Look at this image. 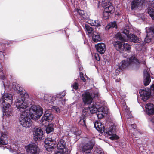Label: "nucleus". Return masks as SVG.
Returning <instances> with one entry per match:
<instances>
[{
    "instance_id": "obj_1",
    "label": "nucleus",
    "mask_w": 154,
    "mask_h": 154,
    "mask_svg": "<svg viewBox=\"0 0 154 154\" xmlns=\"http://www.w3.org/2000/svg\"><path fill=\"white\" fill-rule=\"evenodd\" d=\"M12 88L18 92L15 105L17 109L22 112L19 120L20 123L23 127H30L32 125V122L27 112H26V109L30 104L28 98L25 97L26 91L19 84L16 83H12Z\"/></svg>"
},
{
    "instance_id": "obj_2",
    "label": "nucleus",
    "mask_w": 154,
    "mask_h": 154,
    "mask_svg": "<svg viewBox=\"0 0 154 154\" xmlns=\"http://www.w3.org/2000/svg\"><path fill=\"white\" fill-rule=\"evenodd\" d=\"M5 81L3 82V86L2 87L1 91V94L2 95L0 100V103L2 108L9 107L11 105L13 101L12 95L8 93L11 88L10 82L6 83L5 77L2 76L1 78Z\"/></svg>"
},
{
    "instance_id": "obj_3",
    "label": "nucleus",
    "mask_w": 154,
    "mask_h": 154,
    "mask_svg": "<svg viewBox=\"0 0 154 154\" xmlns=\"http://www.w3.org/2000/svg\"><path fill=\"white\" fill-rule=\"evenodd\" d=\"M140 65V63L135 56H132L129 58L124 60L121 61L119 64L118 68L116 70L117 73L118 71H120L125 68L128 66H131L135 69L138 68Z\"/></svg>"
},
{
    "instance_id": "obj_4",
    "label": "nucleus",
    "mask_w": 154,
    "mask_h": 154,
    "mask_svg": "<svg viewBox=\"0 0 154 154\" xmlns=\"http://www.w3.org/2000/svg\"><path fill=\"white\" fill-rule=\"evenodd\" d=\"M129 29H125L122 30L121 33H118L116 35L117 39L122 41H127L128 40L134 43L138 42L139 40L137 36L133 34H129Z\"/></svg>"
},
{
    "instance_id": "obj_5",
    "label": "nucleus",
    "mask_w": 154,
    "mask_h": 154,
    "mask_svg": "<svg viewBox=\"0 0 154 154\" xmlns=\"http://www.w3.org/2000/svg\"><path fill=\"white\" fill-rule=\"evenodd\" d=\"M43 111V109L39 106L33 105L29 109V113L32 119L36 120L42 115Z\"/></svg>"
},
{
    "instance_id": "obj_6",
    "label": "nucleus",
    "mask_w": 154,
    "mask_h": 154,
    "mask_svg": "<svg viewBox=\"0 0 154 154\" xmlns=\"http://www.w3.org/2000/svg\"><path fill=\"white\" fill-rule=\"evenodd\" d=\"M9 108H3V118L2 122L4 129H5V127H7L8 126L11 117L13 115L12 110L11 108L9 109Z\"/></svg>"
},
{
    "instance_id": "obj_7",
    "label": "nucleus",
    "mask_w": 154,
    "mask_h": 154,
    "mask_svg": "<svg viewBox=\"0 0 154 154\" xmlns=\"http://www.w3.org/2000/svg\"><path fill=\"white\" fill-rule=\"evenodd\" d=\"M94 126L95 128L99 131L101 133L105 132L108 135H111L115 131V127L114 126L111 125L109 126V128L106 127L105 128L103 125L98 121L95 122Z\"/></svg>"
},
{
    "instance_id": "obj_8",
    "label": "nucleus",
    "mask_w": 154,
    "mask_h": 154,
    "mask_svg": "<svg viewBox=\"0 0 154 154\" xmlns=\"http://www.w3.org/2000/svg\"><path fill=\"white\" fill-rule=\"evenodd\" d=\"M113 44L116 49L120 53L126 51L129 53L131 51V46L128 43L123 44L119 41H115Z\"/></svg>"
},
{
    "instance_id": "obj_9",
    "label": "nucleus",
    "mask_w": 154,
    "mask_h": 154,
    "mask_svg": "<svg viewBox=\"0 0 154 154\" xmlns=\"http://www.w3.org/2000/svg\"><path fill=\"white\" fill-rule=\"evenodd\" d=\"M95 102H93L92 104L90 105L88 107L84 108L82 111V116L86 117L90 115V113H96L97 111L98 106H95ZM98 105H96L97 106Z\"/></svg>"
},
{
    "instance_id": "obj_10",
    "label": "nucleus",
    "mask_w": 154,
    "mask_h": 154,
    "mask_svg": "<svg viewBox=\"0 0 154 154\" xmlns=\"http://www.w3.org/2000/svg\"><path fill=\"white\" fill-rule=\"evenodd\" d=\"M26 154H40V149L35 144H30L26 146Z\"/></svg>"
},
{
    "instance_id": "obj_11",
    "label": "nucleus",
    "mask_w": 154,
    "mask_h": 154,
    "mask_svg": "<svg viewBox=\"0 0 154 154\" xmlns=\"http://www.w3.org/2000/svg\"><path fill=\"white\" fill-rule=\"evenodd\" d=\"M95 106L98 105V107L97 108V115L98 118L101 119L104 117V115L108 113V109L106 106H102L101 107L100 103H99L95 102Z\"/></svg>"
},
{
    "instance_id": "obj_12",
    "label": "nucleus",
    "mask_w": 154,
    "mask_h": 154,
    "mask_svg": "<svg viewBox=\"0 0 154 154\" xmlns=\"http://www.w3.org/2000/svg\"><path fill=\"white\" fill-rule=\"evenodd\" d=\"M47 112H45L44 116L41 119V123L42 125L46 126L48 125V122H51L53 118V114L51 113H47Z\"/></svg>"
},
{
    "instance_id": "obj_13",
    "label": "nucleus",
    "mask_w": 154,
    "mask_h": 154,
    "mask_svg": "<svg viewBox=\"0 0 154 154\" xmlns=\"http://www.w3.org/2000/svg\"><path fill=\"white\" fill-rule=\"evenodd\" d=\"M33 135L35 141L41 140L42 137L43 132L41 128L35 127L33 130Z\"/></svg>"
},
{
    "instance_id": "obj_14",
    "label": "nucleus",
    "mask_w": 154,
    "mask_h": 154,
    "mask_svg": "<svg viewBox=\"0 0 154 154\" xmlns=\"http://www.w3.org/2000/svg\"><path fill=\"white\" fill-rule=\"evenodd\" d=\"M55 143V141L51 138H46L45 140L44 143L45 147L47 150L50 152L51 149H53Z\"/></svg>"
},
{
    "instance_id": "obj_15",
    "label": "nucleus",
    "mask_w": 154,
    "mask_h": 154,
    "mask_svg": "<svg viewBox=\"0 0 154 154\" xmlns=\"http://www.w3.org/2000/svg\"><path fill=\"white\" fill-rule=\"evenodd\" d=\"M94 145V143L91 140L85 143L82 147V151L87 154H91V151Z\"/></svg>"
},
{
    "instance_id": "obj_16",
    "label": "nucleus",
    "mask_w": 154,
    "mask_h": 154,
    "mask_svg": "<svg viewBox=\"0 0 154 154\" xmlns=\"http://www.w3.org/2000/svg\"><path fill=\"white\" fill-rule=\"evenodd\" d=\"M146 36L144 39V42L146 43L150 42L153 37L152 33L154 34V27H146L145 29Z\"/></svg>"
},
{
    "instance_id": "obj_17",
    "label": "nucleus",
    "mask_w": 154,
    "mask_h": 154,
    "mask_svg": "<svg viewBox=\"0 0 154 154\" xmlns=\"http://www.w3.org/2000/svg\"><path fill=\"white\" fill-rule=\"evenodd\" d=\"M83 101L85 104H90L92 101L93 98L91 94L89 92H86L82 95Z\"/></svg>"
},
{
    "instance_id": "obj_18",
    "label": "nucleus",
    "mask_w": 154,
    "mask_h": 154,
    "mask_svg": "<svg viewBox=\"0 0 154 154\" xmlns=\"http://www.w3.org/2000/svg\"><path fill=\"white\" fill-rule=\"evenodd\" d=\"M139 93L141 97V99L144 101H146L149 97L151 93L149 91H147L144 90H140Z\"/></svg>"
},
{
    "instance_id": "obj_19",
    "label": "nucleus",
    "mask_w": 154,
    "mask_h": 154,
    "mask_svg": "<svg viewBox=\"0 0 154 154\" xmlns=\"http://www.w3.org/2000/svg\"><path fill=\"white\" fill-rule=\"evenodd\" d=\"M1 136L0 137V144L5 145L8 143V139L7 132H1Z\"/></svg>"
},
{
    "instance_id": "obj_20",
    "label": "nucleus",
    "mask_w": 154,
    "mask_h": 154,
    "mask_svg": "<svg viewBox=\"0 0 154 154\" xmlns=\"http://www.w3.org/2000/svg\"><path fill=\"white\" fill-rule=\"evenodd\" d=\"M145 112L148 115H152L154 113V105L151 103L147 104L145 106Z\"/></svg>"
},
{
    "instance_id": "obj_21",
    "label": "nucleus",
    "mask_w": 154,
    "mask_h": 154,
    "mask_svg": "<svg viewBox=\"0 0 154 154\" xmlns=\"http://www.w3.org/2000/svg\"><path fill=\"white\" fill-rule=\"evenodd\" d=\"M66 146L65 141L60 139L58 142L57 145V148L58 149L61 150L63 152H66Z\"/></svg>"
},
{
    "instance_id": "obj_22",
    "label": "nucleus",
    "mask_w": 154,
    "mask_h": 154,
    "mask_svg": "<svg viewBox=\"0 0 154 154\" xmlns=\"http://www.w3.org/2000/svg\"><path fill=\"white\" fill-rule=\"evenodd\" d=\"M95 47L97 51L100 54H103L105 51V45L103 43H99L95 45Z\"/></svg>"
},
{
    "instance_id": "obj_23",
    "label": "nucleus",
    "mask_w": 154,
    "mask_h": 154,
    "mask_svg": "<svg viewBox=\"0 0 154 154\" xmlns=\"http://www.w3.org/2000/svg\"><path fill=\"white\" fill-rule=\"evenodd\" d=\"M9 149L10 151L12 153L15 154H23L21 152H23L24 150L23 148H18V146H15V147H12Z\"/></svg>"
},
{
    "instance_id": "obj_24",
    "label": "nucleus",
    "mask_w": 154,
    "mask_h": 154,
    "mask_svg": "<svg viewBox=\"0 0 154 154\" xmlns=\"http://www.w3.org/2000/svg\"><path fill=\"white\" fill-rule=\"evenodd\" d=\"M140 0H133L131 4V9L132 10H136L140 5Z\"/></svg>"
},
{
    "instance_id": "obj_25",
    "label": "nucleus",
    "mask_w": 154,
    "mask_h": 154,
    "mask_svg": "<svg viewBox=\"0 0 154 154\" xmlns=\"http://www.w3.org/2000/svg\"><path fill=\"white\" fill-rule=\"evenodd\" d=\"M92 39L94 42L100 41L101 40L100 34L97 32H94L92 34Z\"/></svg>"
},
{
    "instance_id": "obj_26",
    "label": "nucleus",
    "mask_w": 154,
    "mask_h": 154,
    "mask_svg": "<svg viewBox=\"0 0 154 154\" xmlns=\"http://www.w3.org/2000/svg\"><path fill=\"white\" fill-rule=\"evenodd\" d=\"M88 23L91 26H101V23L98 20H89L88 21Z\"/></svg>"
},
{
    "instance_id": "obj_27",
    "label": "nucleus",
    "mask_w": 154,
    "mask_h": 154,
    "mask_svg": "<svg viewBox=\"0 0 154 154\" xmlns=\"http://www.w3.org/2000/svg\"><path fill=\"white\" fill-rule=\"evenodd\" d=\"M114 28H117L116 23L115 21L112 22L108 24L105 29L106 30H108Z\"/></svg>"
},
{
    "instance_id": "obj_28",
    "label": "nucleus",
    "mask_w": 154,
    "mask_h": 154,
    "mask_svg": "<svg viewBox=\"0 0 154 154\" xmlns=\"http://www.w3.org/2000/svg\"><path fill=\"white\" fill-rule=\"evenodd\" d=\"M77 11L79 15L81 16L84 19H88L89 18L88 16L86 14L83 10L79 9H78Z\"/></svg>"
},
{
    "instance_id": "obj_29",
    "label": "nucleus",
    "mask_w": 154,
    "mask_h": 154,
    "mask_svg": "<svg viewBox=\"0 0 154 154\" xmlns=\"http://www.w3.org/2000/svg\"><path fill=\"white\" fill-rule=\"evenodd\" d=\"M104 10L111 14L113 13L115 11L114 8L112 5H109L107 6L104 8Z\"/></svg>"
},
{
    "instance_id": "obj_30",
    "label": "nucleus",
    "mask_w": 154,
    "mask_h": 154,
    "mask_svg": "<svg viewBox=\"0 0 154 154\" xmlns=\"http://www.w3.org/2000/svg\"><path fill=\"white\" fill-rule=\"evenodd\" d=\"M57 100L56 99H54V98H51V97L50 96L45 97L44 100L47 103H52L55 100Z\"/></svg>"
},
{
    "instance_id": "obj_31",
    "label": "nucleus",
    "mask_w": 154,
    "mask_h": 154,
    "mask_svg": "<svg viewBox=\"0 0 154 154\" xmlns=\"http://www.w3.org/2000/svg\"><path fill=\"white\" fill-rule=\"evenodd\" d=\"M85 27L86 31H87L89 35L92 34V33H93V32H94L93 31L94 29L92 27L88 25L87 24H85Z\"/></svg>"
},
{
    "instance_id": "obj_32",
    "label": "nucleus",
    "mask_w": 154,
    "mask_h": 154,
    "mask_svg": "<svg viewBox=\"0 0 154 154\" xmlns=\"http://www.w3.org/2000/svg\"><path fill=\"white\" fill-rule=\"evenodd\" d=\"M5 49V46L4 45L0 44V58H3L4 56V52Z\"/></svg>"
},
{
    "instance_id": "obj_33",
    "label": "nucleus",
    "mask_w": 154,
    "mask_h": 154,
    "mask_svg": "<svg viewBox=\"0 0 154 154\" xmlns=\"http://www.w3.org/2000/svg\"><path fill=\"white\" fill-rule=\"evenodd\" d=\"M148 12L152 20H154V9L149 7L148 10Z\"/></svg>"
},
{
    "instance_id": "obj_34",
    "label": "nucleus",
    "mask_w": 154,
    "mask_h": 154,
    "mask_svg": "<svg viewBox=\"0 0 154 154\" xmlns=\"http://www.w3.org/2000/svg\"><path fill=\"white\" fill-rule=\"evenodd\" d=\"M93 154H104V153L101 148L96 147Z\"/></svg>"
},
{
    "instance_id": "obj_35",
    "label": "nucleus",
    "mask_w": 154,
    "mask_h": 154,
    "mask_svg": "<svg viewBox=\"0 0 154 154\" xmlns=\"http://www.w3.org/2000/svg\"><path fill=\"white\" fill-rule=\"evenodd\" d=\"M54 130L53 127V125L50 124L48 125L46 129V131L47 133H49L52 131Z\"/></svg>"
},
{
    "instance_id": "obj_36",
    "label": "nucleus",
    "mask_w": 154,
    "mask_h": 154,
    "mask_svg": "<svg viewBox=\"0 0 154 154\" xmlns=\"http://www.w3.org/2000/svg\"><path fill=\"white\" fill-rule=\"evenodd\" d=\"M85 120L86 119L85 117L81 118L79 122V124L86 128V126L85 124Z\"/></svg>"
},
{
    "instance_id": "obj_37",
    "label": "nucleus",
    "mask_w": 154,
    "mask_h": 154,
    "mask_svg": "<svg viewBox=\"0 0 154 154\" xmlns=\"http://www.w3.org/2000/svg\"><path fill=\"white\" fill-rule=\"evenodd\" d=\"M111 14L104 10L103 13V17L104 19H107L109 18V16Z\"/></svg>"
},
{
    "instance_id": "obj_38",
    "label": "nucleus",
    "mask_w": 154,
    "mask_h": 154,
    "mask_svg": "<svg viewBox=\"0 0 154 154\" xmlns=\"http://www.w3.org/2000/svg\"><path fill=\"white\" fill-rule=\"evenodd\" d=\"M144 83L145 86L148 85L150 83L151 79L150 77L144 78Z\"/></svg>"
},
{
    "instance_id": "obj_39",
    "label": "nucleus",
    "mask_w": 154,
    "mask_h": 154,
    "mask_svg": "<svg viewBox=\"0 0 154 154\" xmlns=\"http://www.w3.org/2000/svg\"><path fill=\"white\" fill-rule=\"evenodd\" d=\"M110 2V0H103L102 3V5L104 7L107 6Z\"/></svg>"
},
{
    "instance_id": "obj_40",
    "label": "nucleus",
    "mask_w": 154,
    "mask_h": 154,
    "mask_svg": "<svg viewBox=\"0 0 154 154\" xmlns=\"http://www.w3.org/2000/svg\"><path fill=\"white\" fill-rule=\"evenodd\" d=\"M65 95V93L64 91L61 93H60L56 95L57 98H61L63 97Z\"/></svg>"
},
{
    "instance_id": "obj_41",
    "label": "nucleus",
    "mask_w": 154,
    "mask_h": 154,
    "mask_svg": "<svg viewBox=\"0 0 154 154\" xmlns=\"http://www.w3.org/2000/svg\"><path fill=\"white\" fill-rule=\"evenodd\" d=\"M122 109L123 110H124L125 111V112H126V113L128 114V112H129V108L127 107L125 103H123V106L122 107Z\"/></svg>"
},
{
    "instance_id": "obj_42",
    "label": "nucleus",
    "mask_w": 154,
    "mask_h": 154,
    "mask_svg": "<svg viewBox=\"0 0 154 154\" xmlns=\"http://www.w3.org/2000/svg\"><path fill=\"white\" fill-rule=\"evenodd\" d=\"M111 135V136L110 137V138L111 140H116L119 138L115 134L112 133L111 135Z\"/></svg>"
},
{
    "instance_id": "obj_43",
    "label": "nucleus",
    "mask_w": 154,
    "mask_h": 154,
    "mask_svg": "<svg viewBox=\"0 0 154 154\" xmlns=\"http://www.w3.org/2000/svg\"><path fill=\"white\" fill-rule=\"evenodd\" d=\"M52 109L54 111H55L57 113H59L60 112V109L57 106H53L52 107Z\"/></svg>"
},
{
    "instance_id": "obj_44",
    "label": "nucleus",
    "mask_w": 154,
    "mask_h": 154,
    "mask_svg": "<svg viewBox=\"0 0 154 154\" xmlns=\"http://www.w3.org/2000/svg\"><path fill=\"white\" fill-rule=\"evenodd\" d=\"M144 78L150 77V75L146 70H144L143 72Z\"/></svg>"
},
{
    "instance_id": "obj_45",
    "label": "nucleus",
    "mask_w": 154,
    "mask_h": 154,
    "mask_svg": "<svg viewBox=\"0 0 154 154\" xmlns=\"http://www.w3.org/2000/svg\"><path fill=\"white\" fill-rule=\"evenodd\" d=\"M150 124H151L152 126V128L153 129L154 128V117L150 118Z\"/></svg>"
},
{
    "instance_id": "obj_46",
    "label": "nucleus",
    "mask_w": 154,
    "mask_h": 154,
    "mask_svg": "<svg viewBox=\"0 0 154 154\" xmlns=\"http://www.w3.org/2000/svg\"><path fill=\"white\" fill-rule=\"evenodd\" d=\"M72 86L73 88L75 90H77L78 88V84L76 82H75L73 83Z\"/></svg>"
},
{
    "instance_id": "obj_47",
    "label": "nucleus",
    "mask_w": 154,
    "mask_h": 154,
    "mask_svg": "<svg viewBox=\"0 0 154 154\" xmlns=\"http://www.w3.org/2000/svg\"><path fill=\"white\" fill-rule=\"evenodd\" d=\"M149 5L154 8V0L149 1Z\"/></svg>"
},
{
    "instance_id": "obj_48",
    "label": "nucleus",
    "mask_w": 154,
    "mask_h": 154,
    "mask_svg": "<svg viewBox=\"0 0 154 154\" xmlns=\"http://www.w3.org/2000/svg\"><path fill=\"white\" fill-rule=\"evenodd\" d=\"M95 57L96 60L98 61H99L100 60V57L98 54H96L95 55Z\"/></svg>"
},
{
    "instance_id": "obj_49",
    "label": "nucleus",
    "mask_w": 154,
    "mask_h": 154,
    "mask_svg": "<svg viewBox=\"0 0 154 154\" xmlns=\"http://www.w3.org/2000/svg\"><path fill=\"white\" fill-rule=\"evenodd\" d=\"M63 152V151H57L55 154H68L67 153Z\"/></svg>"
},
{
    "instance_id": "obj_50",
    "label": "nucleus",
    "mask_w": 154,
    "mask_h": 154,
    "mask_svg": "<svg viewBox=\"0 0 154 154\" xmlns=\"http://www.w3.org/2000/svg\"><path fill=\"white\" fill-rule=\"evenodd\" d=\"M2 76H4L5 77V75L3 74H2H2H0V79H1V80H2V82L3 83L4 81H5V80H3L1 78ZM5 80L7 81H6V84L8 85V84H7L6 83L7 82H8V81L6 79V78H5Z\"/></svg>"
},
{
    "instance_id": "obj_51",
    "label": "nucleus",
    "mask_w": 154,
    "mask_h": 154,
    "mask_svg": "<svg viewBox=\"0 0 154 154\" xmlns=\"http://www.w3.org/2000/svg\"><path fill=\"white\" fill-rule=\"evenodd\" d=\"M150 89L151 90H152L154 91V84H153L151 86Z\"/></svg>"
},
{
    "instance_id": "obj_52",
    "label": "nucleus",
    "mask_w": 154,
    "mask_h": 154,
    "mask_svg": "<svg viewBox=\"0 0 154 154\" xmlns=\"http://www.w3.org/2000/svg\"><path fill=\"white\" fill-rule=\"evenodd\" d=\"M135 133H137L138 135H139L140 134V132H139L137 130L135 131V133L134 134V136H135Z\"/></svg>"
},
{
    "instance_id": "obj_53",
    "label": "nucleus",
    "mask_w": 154,
    "mask_h": 154,
    "mask_svg": "<svg viewBox=\"0 0 154 154\" xmlns=\"http://www.w3.org/2000/svg\"><path fill=\"white\" fill-rule=\"evenodd\" d=\"M131 126L132 127V128L134 129H135L136 127V125L135 124L131 125Z\"/></svg>"
},
{
    "instance_id": "obj_54",
    "label": "nucleus",
    "mask_w": 154,
    "mask_h": 154,
    "mask_svg": "<svg viewBox=\"0 0 154 154\" xmlns=\"http://www.w3.org/2000/svg\"><path fill=\"white\" fill-rule=\"evenodd\" d=\"M81 80H82L83 82H85V79L84 77H82L81 78Z\"/></svg>"
},
{
    "instance_id": "obj_55",
    "label": "nucleus",
    "mask_w": 154,
    "mask_h": 154,
    "mask_svg": "<svg viewBox=\"0 0 154 154\" xmlns=\"http://www.w3.org/2000/svg\"><path fill=\"white\" fill-rule=\"evenodd\" d=\"M80 132L79 131H76L75 132V134L76 135V134H78V135H79L80 134Z\"/></svg>"
},
{
    "instance_id": "obj_56",
    "label": "nucleus",
    "mask_w": 154,
    "mask_h": 154,
    "mask_svg": "<svg viewBox=\"0 0 154 154\" xmlns=\"http://www.w3.org/2000/svg\"><path fill=\"white\" fill-rule=\"evenodd\" d=\"M99 96V94L98 93H97V94H95V95L94 96V97H98Z\"/></svg>"
},
{
    "instance_id": "obj_57",
    "label": "nucleus",
    "mask_w": 154,
    "mask_h": 154,
    "mask_svg": "<svg viewBox=\"0 0 154 154\" xmlns=\"http://www.w3.org/2000/svg\"><path fill=\"white\" fill-rule=\"evenodd\" d=\"M80 78L82 77H83V74L82 73H81V72H80Z\"/></svg>"
},
{
    "instance_id": "obj_58",
    "label": "nucleus",
    "mask_w": 154,
    "mask_h": 154,
    "mask_svg": "<svg viewBox=\"0 0 154 154\" xmlns=\"http://www.w3.org/2000/svg\"><path fill=\"white\" fill-rule=\"evenodd\" d=\"M129 115H130L129 117H131V114H129Z\"/></svg>"
},
{
    "instance_id": "obj_59",
    "label": "nucleus",
    "mask_w": 154,
    "mask_h": 154,
    "mask_svg": "<svg viewBox=\"0 0 154 154\" xmlns=\"http://www.w3.org/2000/svg\"><path fill=\"white\" fill-rule=\"evenodd\" d=\"M2 148H3V149H5V147H4V146H3L2 147Z\"/></svg>"
}]
</instances>
